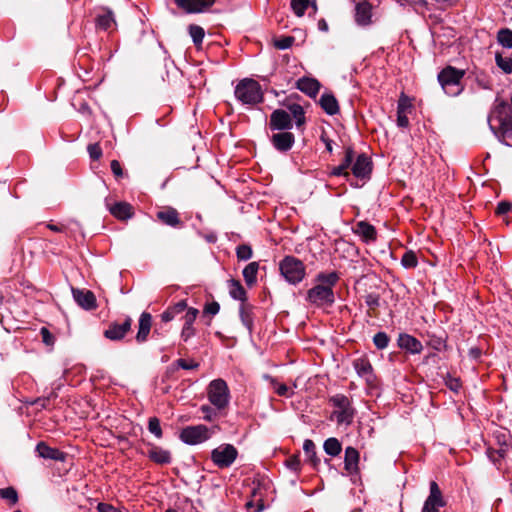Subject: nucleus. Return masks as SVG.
<instances>
[{
	"mask_svg": "<svg viewBox=\"0 0 512 512\" xmlns=\"http://www.w3.org/2000/svg\"><path fill=\"white\" fill-rule=\"evenodd\" d=\"M497 42L506 49H512V30L502 28L497 32Z\"/></svg>",
	"mask_w": 512,
	"mask_h": 512,
	"instance_id": "4c0bfd02",
	"label": "nucleus"
},
{
	"mask_svg": "<svg viewBox=\"0 0 512 512\" xmlns=\"http://www.w3.org/2000/svg\"><path fill=\"white\" fill-rule=\"evenodd\" d=\"M353 232L365 243L374 242L377 239L375 227L366 221H359L356 223L353 228Z\"/></svg>",
	"mask_w": 512,
	"mask_h": 512,
	"instance_id": "4be33fe9",
	"label": "nucleus"
},
{
	"mask_svg": "<svg viewBox=\"0 0 512 512\" xmlns=\"http://www.w3.org/2000/svg\"><path fill=\"white\" fill-rule=\"evenodd\" d=\"M279 270L285 280L292 285L300 283L306 275L303 262L294 256H285L279 263Z\"/></svg>",
	"mask_w": 512,
	"mask_h": 512,
	"instance_id": "39448f33",
	"label": "nucleus"
},
{
	"mask_svg": "<svg viewBox=\"0 0 512 512\" xmlns=\"http://www.w3.org/2000/svg\"><path fill=\"white\" fill-rule=\"evenodd\" d=\"M289 114L292 115L296 120L297 127L302 126L305 123V112L300 104L293 103L289 105Z\"/></svg>",
	"mask_w": 512,
	"mask_h": 512,
	"instance_id": "58836bf2",
	"label": "nucleus"
},
{
	"mask_svg": "<svg viewBox=\"0 0 512 512\" xmlns=\"http://www.w3.org/2000/svg\"><path fill=\"white\" fill-rule=\"evenodd\" d=\"M409 125V119L404 111H397V126L400 128H407Z\"/></svg>",
	"mask_w": 512,
	"mask_h": 512,
	"instance_id": "4d7b16f0",
	"label": "nucleus"
},
{
	"mask_svg": "<svg viewBox=\"0 0 512 512\" xmlns=\"http://www.w3.org/2000/svg\"><path fill=\"white\" fill-rule=\"evenodd\" d=\"M87 149L90 158L93 160H98L102 156V149L97 143L90 144Z\"/></svg>",
	"mask_w": 512,
	"mask_h": 512,
	"instance_id": "603ef678",
	"label": "nucleus"
},
{
	"mask_svg": "<svg viewBox=\"0 0 512 512\" xmlns=\"http://www.w3.org/2000/svg\"><path fill=\"white\" fill-rule=\"evenodd\" d=\"M239 316L242 324L248 329L249 333H251L253 329L252 307L242 303L239 309Z\"/></svg>",
	"mask_w": 512,
	"mask_h": 512,
	"instance_id": "473e14b6",
	"label": "nucleus"
},
{
	"mask_svg": "<svg viewBox=\"0 0 512 512\" xmlns=\"http://www.w3.org/2000/svg\"><path fill=\"white\" fill-rule=\"evenodd\" d=\"M208 399L218 410L224 409L230 399L229 388L223 379H215L208 386Z\"/></svg>",
	"mask_w": 512,
	"mask_h": 512,
	"instance_id": "0eeeda50",
	"label": "nucleus"
},
{
	"mask_svg": "<svg viewBox=\"0 0 512 512\" xmlns=\"http://www.w3.org/2000/svg\"><path fill=\"white\" fill-rule=\"evenodd\" d=\"M219 310L220 305L217 302H212L205 306L204 312L210 315H216Z\"/></svg>",
	"mask_w": 512,
	"mask_h": 512,
	"instance_id": "680f3d73",
	"label": "nucleus"
},
{
	"mask_svg": "<svg viewBox=\"0 0 512 512\" xmlns=\"http://www.w3.org/2000/svg\"><path fill=\"white\" fill-rule=\"evenodd\" d=\"M200 411L203 413V419L206 421H213L217 417L215 409L209 405H202Z\"/></svg>",
	"mask_w": 512,
	"mask_h": 512,
	"instance_id": "3c124183",
	"label": "nucleus"
},
{
	"mask_svg": "<svg viewBox=\"0 0 512 512\" xmlns=\"http://www.w3.org/2000/svg\"><path fill=\"white\" fill-rule=\"evenodd\" d=\"M228 288L229 294L233 299L239 300L242 303H244V301L246 300L247 293L242 284L240 283V281L235 279L229 280Z\"/></svg>",
	"mask_w": 512,
	"mask_h": 512,
	"instance_id": "7c9ffc66",
	"label": "nucleus"
},
{
	"mask_svg": "<svg viewBox=\"0 0 512 512\" xmlns=\"http://www.w3.org/2000/svg\"><path fill=\"white\" fill-rule=\"evenodd\" d=\"M447 385L451 390H453L455 392H457L461 387L460 381L456 378L450 379L449 382L447 383Z\"/></svg>",
	"mask_w": 512,
	"mask_h": 512,
	"instance_id": "338daca9",
	"label": "nucleus"
},
{
	"mask_svg": "<svg viewBox=\"0 0 512 512\" xmlns=\"http://www.w3.org/2000/svg\"><path fill=\"white\" fill-rule=\"evenodd\" d=\"M390 342L389 336L385 332H377L373 337V343L377 349L383 350L388 347Z\"/></svg>",
	"mask_w": 512,
	"mask_h": 512,
	"instance_id": "49530a36",
	"label": "nucleus"
},
{
	"mask_svg": "<svg viewBox=\"0 0 512 512\" xmlns=\"http://www.w3.org/2000/svg\"><path fill=\"white\" fill-rule=\"evenodd\" d=\"M270 141L277 151L285 153L293 147L295 143V136L289 131H281L273 134Z\"/></svg>",
	"mask_w": 512,
	"mask_h": 512,
	"instance_id": "4468645a",
	"label": "nucleus"
},
{
	"mask_svg": "<svg viewBox=\"0 0 512 512\" xmlns=\"http://www.w3.org/2000/svg\"><path fill=\"white\" fill-rule=\"evenodd\" d=\"M306 301L317 308L331 307L335 302V294L331 287L315 285L306 294Z\"/></svg>",
	"mask_w": 512,
	"mask_h": 512,
	"instance_id": "423d86ee",
	"label": "nucleus"
},
{
	"mask_svg": "<svg viewBox=\"0 0 512 512\" xmlns=\"http://www.w3.org/2000/svg\"><path fill=\"white\" fill-rule=\"evenodd\" d=\"M132 319L126 317L123 323H111L104 331V336L112 341H119L124 338L131 329Z\"/></svg>",
	"mask_w": 512,
	"mask_h": 512,
	"instance_id": "2eb2a0df",
	"label": "nucleus"
},
{
	"mask_svg": "<svg viewBox=\"0 0 512 512\" xmlns=\"http://www.w3.org/2000/svg\"><path fill=\"white\" fill-rule=\"evenodd\" d=\"M372 172V161L364 153L359 154L352 165V173L356 178L367 179Z\"/></svg>",
	"mask_w": 512,
	"mask_h": 512,
	"instance_id": "dca6fc26",
	"label": "nucleus"
},
{
	"mask_svg": "<svg viewBox=\"0 0 512 512\" xmlns=\"http://www.w3.org/2000/svg\"><path fill=\"white\" fill-rule=\"evenodd\" d=\"M323 449L327 455L335 457L341 453L342 445L337 438L330 437L325 440L323 444Z\"/></svg>",
	"mask_w": 512,
	"mask_h": 512,
	"instance_id": "f704fd0d",
	"label": "nucleus"
},
{
	"mask_svg": "<svg viewBox=\"0 0 512 512\" xmlns=\"http://www.w3.org/2000/svg\"><path fill=\"white\" fill-rule=\"evenodd\" d=\"M148 430L151 434H153L157 439H161L163 437V431L160 425V420L157 417H150L148 420Z\"/></svg>",
	"mask_w": 512,
	"mask_h": 512,
	"instance_id": "a18cd8bd",
	"label": "nucleus"
},
{
	"mask_svg": "<svg viewBox=\"0 0 512 512\" xmlns=\"http://www.w3.org/2000/svg\"><path fill=\"white\" fill-rule=\"evenodd\" d=\"M429 496L426 498L421 512H439L446 505L442 492L435 481L429 485Z\"/></svg>",
	"mask_w": 512,
	"mask_h": 512,
	"instance_id": "9d476101",
	"label": "nucleus"
},
{
	"mask_svg": "<svg viewBox=\"0 0 512 512\" xmlns=\"http://www.w3.org/2000/svg\"><path fill=\"white\" fill-rule=\"evenodd\" d=\"M359 458V452L354 447L349 446L345 449L344 469L348 474L354 475L358 473Z\"/></svg>",
	"mask_w": 512,
	"mask_h": 512,
	"instance_id": "393cba45",
	"label": "nucleus"
},
{
	"mask_svg": "<svg viewBox=\"0 0 512 512\" xmlns=\"http://www.w3.org/2000/svg\"><path fill=\"white\" fill-rule=\"evenodd\" d=\"M110 167H111V170L115 177H117V178L122 177L123 171H122L120 162L118 160H112Z\"/></svg>",
	"mask_w": 512,
	"mask_h": 512,
	"instance_id": "052dcab7",
	"label": "nucleus"
},
{
	"mask_svg": "<svg viewBox=\"0 0 512 512\" xmlns=\"http://www.w3.org/2000/svg\"><path fill=\"white\" fill-rule=\"evenodd\" d=\"M157 217L159 220H161L164 224L176 227L180 224L179 214L176 209L174 208H167L165 210L159 211L157 213Z\"/></svg>",
	"mask_w": 512,
	"mask_h": 512,
	"instance_id": "c85d7f7f",
	"label": "nucleus"
},
{
	"mask_svg": "<svg viewBox=\"0 0 512 512\" xmlns=\"http://www.w3.org/2000/svg\"><path fill=\"white\" fill-rule=\"evenodd\" d=\"M310 6V0H292L291 8L296 16L302 17Z\"/></svg>",
	"mask_w": 512,
	"mask_h": 512,
	"instance_id": "79ce46f5",
	"label": "nucleus"
},
{
	"mask_svg": "<svg viewBox=\"0 0 512 512\" xmlns=\"http://www.w3.org/2000/svg\"><path fill=\"white\" fill-rule=\"evenodd\" d=\"M212 433V430L207 426L199 424L183 428L180 432L179 438L185 444L197 445L210 439Z\"/></svg>",
	"mask_w": 512,
	"mask_h": 512,
	"instance_id": "1a4fd4ad",
	"label": "nucleus"
},
{
	"mask_svg": "<svg viewBox=\"0 0 512 512\" xmlns=\"http://www.w3.org/2000/svg\"><path fill=\"white\" fill-rule=\"evenodd\" d=\"M397 344L401 349L411 354H420L423 350L422 343L412 335L401 333L398 337Z\"/></svg>",
	"mask_w": 512,
	"mask_h": 512,
	"instance_id": "6ab92c4d",
	"label": "nucleus"
},
{
	"mask_svg": "<svg viewBox=\"0 0 512 512\" xmlns=\"http://www.w3.org/2000/svg\"><path fill=\"white\" fill-rule=\"evenodd\" d=\"M175 365L177 368H181L184 370H194L199 367V363L194 360H186V359H178L175 361Z\"/></svg>",
	"mask_w": 512,
	"mask_h": 512,
	"instance_id": "8fccbe9b",
	"label": "nucleus"
},
{
	"mask_svg": "<svg viewBox=\"0 0 512 512\" xmlns=\"http://www.w3.org/2000/svg\"><path fill=\"white\" fill-rule=\"evenodd\" d=\"M269 127L275 131H287L293 127L290 114L282 109L273 111L270 115Z\"/></svg>",
	"mask_w": 512,
	"mask_h": 512,
	"instance_id": "ddd939ff",
	"label": "nucleus"
},
{
	"mask_svg": "<svg viewBox=\"0 0 512 512\" xmlns=\"http://www.w3.org/2000/svg\"><path fill=\"white\" fill-rule=\"evenodd\" d=\"M303 450L314 466H317L320 463V459L316 455L315 443L312 440L306 439L304 441Z\"/></svg>",
	"mask_w": 512,
	"mask_h": 512,
	"instance_id": "ea45409f",
	"label": "nucleus"
},
{
	"mask_svg": "<svg viewBox=\"0 0 512 512\" xmlns=\"http://www.w3.org/2000/svg\"><path fill=\"white\" fill-rule=\"evenodd\" d=\"M198 315V310L195 308H188L183 316L184 324L193 325L196 317Z\"/></svg>",
	"mask_w": 512,
	"mask_h": 512,
	"instance_id": "864d4df0",
	"label": "nucleus"
},
{
	"mask_svg": "<svg viewBox=\"0 0 512 512\" xmlns=\"http://www.w3.org/2000/svg\"><path fill=\"white\" fill-rule=\"evenodd\" d=\"M365 302L370 308H373V309L379 306V298L372 294H370L366 297Z\"/></svg>",
	"mask_w": 512,
	"mask_h": 512,
	"instance_id": "0e129e2a",
	"label": "nucleus"
},
{
	"mask_svg": "<svg viewBox=\"0 0 512 512\" xmlns=\"http://www.w3.org/2000/svg\"><path fill=\"white\" fill-rule=\"evenodd\" d=\"M173 310H174V313L177 315V314H180L182 312H186L187 311V304L185 301H179L178 303H176L174 306L171 307Z\"/></svg>",
	"mask_w": 512,
	"mask_h": 512,
	"instance_id": "69168bd1",
	"label": "nucleus"
},
{
	"mask_svg": "<svg viewBox=\"0 0 512 512\" xmlns=\"http://www.w3.org/2000/svg\"><path fill=\"white\" fill-rule=\"evenodd\" d=\"M509 106L502 102L488 116L491 131L506 146L512 147V114H508Z\"/></svg>",
	"mask_w": 512,
	"mask_h": 512,
	"instance_id": "f257e3e1",
	"label": "nucleus"
},
{
	"mask_svg": "<svg viewBox=\"0 0 512 512\" xmlns=\"http://www.w3.org/2000/svg\"><path fill=\"white\" fill-rule=\"evenodd\" d=\"M509 452V445L503 441H499V448L489 447L486 451L488 458L494 463H499L502 459H504Z\"/></svg>",
	"mask_w": 512,
	"mask_h": 512,
	"instance_id": "c756f323",
	"label": "nucleus"
},
{
	"mask_svg": "<svg viewBox=\"0 0 512 512\" xmlns=\"http://www.w3.org/2000/svg\"><path fill=\"white\" fill-rule=\"evenodd\" d=\"M373 5L364 0L357 2L354 8V21L360 27H368L374 23Z\"/></svg>",
	"mask_w": 512,
	"mask_h": 512,
	"instance_id": "9b49d317",
	"label": "nucleus"
},
{
	"mask_svg": "<svg viewBox=\"0 0 512 512\" xmlns=\"http://www.w3.org/2000/svg\"><path fill=\"white\" fill-rule=\"evenodd\" d=\"M330 403L334 407L331 419L335 420L338 425L349 426L352 424L355 409L352 406L349 398L343 394H336L330 398Z\"/></svg>",
	"mask_w": 512,
	"mask_h": 512,
	"instance_id": "20e7f679",
	"label": "nucleus"
},
{
	"mask_svg": "<svg viewBox=\"0 0 512 512\" xmlns=\"http://www.w3.org/2000/svg\"><path fill=\"white\" fill-rule=\"evenodd\" d=\"M409 107V103H408V100L407 98H404V97H401L398 101V105H397V111H404L406 112V109Z\"/></svg>",
	"mask_w": 512,
	"mask_h": 512,
	"instance_id": "774afa93",
	"label": "nucleus"
},
{
	"mask_svg": "<svg viewBox=\"0 0 512 512\" xmlns=\"http://www.w3.org/2000/svg\"><path fill=\"white\" fill-rule=\"evenodd\" d=\"M149 447L150 448L147 452V457L152 462L160 465H166L172 462V455L169 450L154 444H149Z\"/></svg>",
	"mask_w": 512,
	"mask_h": 512,
	"instance_id": "aec40b11",
	"label": "nucleus"
},
{
	"mask_svg": "<svg viewBox=\"0 0 512 512\" xmlns=\"http://www.w3.org/2000/svg\"><path fill=\"white\" fill-rule=\"evenodd\" d=\"M0 498L9 501L10 504H15L18 501L17 491L13 487L0 489Z\"/></svg>",
	"mask_w": 512,
	"mask_h": 512,
	"instance_id": "de8ad7c7",
	"label": "nucleus"
},
{
	"mask_svg": "<svg viewBox=\"0 0 512 512\" xmlns=\"http://www.w3.org/2000/svg\"><path fill=\"white\" fill-rule=\"evenodd\" d=\"M512 208V204L507 201L498 203L496 213L499 215L506 214Z\"/></svg>",
	"mask_w": 512,
	"mask_h": 512,
	"instance_id": "bf43d9fd",
	"label": "nucleus"
},
{
	"mask_svg": "<svg viewBox=\"0 0 512 512\" xmlns=\"http://www.w3.org/2000/svg\"><path fill=\"white\" fill-rule=\"evenodd\" d=\"M355 152L352 147L345 148V155L341 163L332 169L331 175L349 177L348 168L353 165Z\"/></svg>",
	"mask_w": 512,
	"mask_h": 512,
	"instance_id": "5701e85b",
	"label": "nucleus"
},
{
	"mask_svg": "<svg viewBox=\"0 0 512 512\" xmlns=\"http://www.w3.org/2000/svg\"><path fill=\"white\" fill-rule=\"evenodd\" d=\"M72 294L75 302L86 310L96 308V298L92 291L85 289H72Z\"/></svg>",
	"mask_w": 512,
	"mask_h": 512,
	"instance_id": "a211bd4d",
	"label": "nucleus"
},
{
	"mask_svg": "<svg viewBox=\"0 0 512 512\" xmlns=\"http://www.w3.org/2000/svg\"><path fill=\"white\" fill-rule=\"evenodd\" d=\"M316 281L319 282L318 285L328 286L333 289V286L339 281V275L335 271L329 273L321 272L316 276Z\"/></svg>",
	"mask_w": 512,
	"mask_h": 512,
	"instance_id": "e433bc0d",
	"label": "nucleus"
},
{
	"mask_svg": "<svg viewBox=\"0 0 512 512\" xmlns=\"http://www.w3.org/2000/svg\"><path fill=\"white\" fill-rule=\"evenodd\" d=\"M176 314L174 313V310L169 307L166 311H164L161 314V319L163 322H169L175 318Z\"/></svg>",
	"mask_w": 512,
	"mask_h": 512,
	"instance_id": "e2e57ef3",
	"label": "nucleus"
},
{
	"mask_svg": "<svg viewBox=\"0 0 512 512\" xmlns=\"http://www.w3.org/2000/svg\"><path fill=\"white\" fill-rule=\"evenodd\" d=\"M35 452L39 457L43 459H50L61 462L65 461L66 459V455L64 452L60 451L57 448H52L42 441L36 445Z\"/></svg>",
	"mask_w": 512,
	"mask_h": 512,
	"instance_id": "412c9836",
	"label": "nucleus"
},
{
	"mask_svg": "<svg viewBox=\"0 0 512 512\" xmlns=\"http://www.w3.org/2000/svg\"><path fill=\"white\" fill-rule=\"evenodd\" d=\"M296 88L309 97H316L320 90V83L315 78L302 77L296 82Z\"/></svg>",
	"mask_w": 512,
	"mask_h": 512,
	"instance_id": "b1692460",
	"label": "nucleus"
},
{
	"mask_svg": "<svg viewBox=\"0 0 512 512\" xmlns=\"http://www.w3.org/2000/svg\"><path fill=\"white\" fill-rule=\"evenodd\" d=\"M294 38L292 36H285L274 40V46L277 49L285 50L292 46Z\"/></svg>",
	"mask_w": 512,
	"mask_h": 512,
	"instance_id": "09e8293b",
	"label": "nucleus"
},
{
	"mask_svg": "<svg viewBox=\"0 0 512 512\" xmlns=\"http://www.w3.org/2000/svg\"><path fill=\"white\" fill-rule=\"evenodd\" d=\"M286 465L287 467L294 471V472H297L300 470V459L298 456H292L290 457L287 461H286Z\"/></svg>",
	"mask_w": 512,
	"mask_h": 512,
	"instance_id": "6e6d98bb",
	"label": "nucleus"
},
{
	"mask_svg": "<svg viewBox=\"0 0 512 512\" xmlns=\"http://www.w3.org/2000/svg\"><path fill=\"white\" fill-rule=\"evenodd\" d=\"M237 457V449L228 443L221 444L211 451V460L220 469L232 466Z\"/></svg>",
	"mask_w": 512,
	"mask_h": 512,
	"instance_id": "6e6552de",
	"label": "nucleus"
},
{
	"mask_svg": "<svg viewBox=\"0 0 512 512\" xmlns=\"http://www.w3.org/2000/svg\"><path fill=\"white\" fill-rule=\"evenodd\" d=\"M236 256L239 261H247L252 258L253 251L250 245L241 244L236 247Z\"/></svg>",
	"mask_w": 512,
	"mask_h": 512,
	"instance_id": "c03bdc74",
	"label": "nucleus"
},
{
	"mask_svg": "<svg viewBox=\"0 0 512 512\" xmlns=\"http://www.w3.org/2000/svg\"><path fill=\"white\" fill-rule=\"evenodd\" d=\"M188 30H189V34L193 40V43L196 46L201 45L202 41L204 39V36H205L204 29L199 25L192 24L189 26Z\"/></svg>",
	"mask_w": 512,
	"mask_h": 512,
	"instance_id": "a19ab883",
	"label": "nucleus"
},
{
	"mask_svg": "<svg viewBox=\"0 0 512 512\" xmlns=\"http://www.w3.org/2000/svg\"><path fill=\"white\" fill-rule=\"evenodd\" d=\"M258 270V262H251L243 269L242 274L248 286H252L256 283Z\"/></svg>",
	"mask_w": 512,
	"mask_h": 512,
	"instance_id": "72a5a7b5",
	"label": "nucleus"
},
{
	"mask_svg": "<svg viewBox=\"0 0 512 512\" xmlns=\"http://www.w3.org/2000/svg\"><path fill=\"white\" fill-rule=\"evenodd\" d=\"M319 105L328 115H336L339 112V104L335 96L330 92H325L319 99Z\"/></svg>",
	"mask_w": 512,
	"mask_h": 512,
	"instance_id": "a878e982",
	"label": "nucleus"
},
{
	"mask_svg": "<svg viewBox=\"0 0 512 512\" xmlns=\"http://www.w3.org/2000/svg\"><path fill=\"white\" fill-rule=\"evenodd\" d=\"M176 5L189 14L201 13L212 7L215 0H174Z\"/></svg>",
	"mask_w": 512,
	"mask_h": 512,
	"instance_id": "f3484780",
	"label": "nucleus"
},
{
	"mask_svg": "<svg viewBox=\"0 0 512 512\" xmlns=\"http://www.w3.org/2000/svg\"><path fill=\"white\" fill-rule=\"evenodd\" d=\"M401 264L406 269L415 268L418 265V259L413 251H406L401 258Z\"/></svg>",
	"mask_w": 512,
	"mask_h": 512,
	"instance_id": "37998d69",
	"label": "nucleus"
},
{
	"mask_svg": "<svg viewBox=\"0 0 512 512\" xmlns=\"http://www.w3.org/2000/svg\"><path fill=\"white\" fill-rule=\"evenodd\" d=\"M353 367L357 375L363 378L368 385L373 386L375 384L376 376L373 372V367L367 357L361 356L356 358L353 361Z\"/></svg>",
	"mask_w": 512,
	"mask_h": 512,
	"instance_id": "f8f14e48",
	"label": "nucleus"
},
{
	"mask_svg": "<svg viewBox=\"0 0 512 512\" xmlns=\"http://www.w3.org/2000/svg\"><path fill=\"white\" fill-rule=\"evenodd\" d=\"M275 392L279 395V396H285V397H290L292 394H293V391H291L287 385L285 384H279L275 387Z\"/></svg>",
	"mask_w": 512,
	"mask_h": 512,
	"instance_id": "13d9d810",
	"label": "nucleus"
},
{
	"mask_svg": "<svg viewBox=\"0 0 512 512\" xmlns=\"http://www.w3.org/2000/svg\"><path fill=\"white\" fill-rule=\"evenodd\" d=\"M195 335V329L193 325L184 324L181 331V338L187 342L191 337Z\"/></svg>",
	"mask_w": 512,
	"mask_h": 512,
	"instance_id": "5fc2aeb1",
	"label": "nucleus"
},
{
	"mask_svg": "<svg viewBox=\"0 0 512 512\" xmlns=\"http://www.w3.org/2000/svg\"><path fill=\"white\" fill-rule=\"evenodd\" d=\"M234 95L243 105H255L263 100L260 84L250 78H244L236 85Z\"/></svg>",
	"mask_w": 512,
	"mask_h": 512,
	"instance_id": "f03ea898",
	"label": "nucleus"
},
{
	"mask_svg": "<svg viewBox=\"0 0 512 512\" xmlns=\"http://www.w3.org/2000/svg\"><path fill=\"white\" fill-rule=\"evenodd\" d=\"M496 66L504 73H512V57L504 56L501 52L495 53Z\"/></svg>",
	"mask_w": 512,
	"mask_h": 512,
	"instance_id": "c9c22d12",
	"label": "nucleus"
},
{
	"mask_svg": "<svg viewBox=\"0 0 512 512\" xmlns=\"http://www.w3.org/2000/svg\"><path fill=\"white\" fill-rule=\"evenodd\" d=\"M116 24L112 11L106 10L96 17V26L102 30H109Z\"/></svg>",
	"mask_w": 512,
	"mask_h": 512,
	"instance_id": "2f4dec72",
	"label": "nucleus"
},
{
	"mask_svg": "<svg viewBox=\"0 0 512 512\" xmlns=\"http://www.w3.org/2000/svg\"><path fill=\"white\" fill-rule=\"evenodd\" d=\"M110 213L119 220H127L133 215V208L127 202H116L109 206Z\"/></svg>",
	"mask_w": 512,
	"mask_h": 512,
	"instance_id": "cd10ccee",
	"label": "nucleus"
},
{
	"mask_svg": "<svg viewBox=\"0 0 512 512\" xmlns=\"http://www.w3.org/2000/svg\"><path fill=\"white\" fill-rule=\"evenodd\" d=\"M463 77V70L448 66L438 74V81L445 94L455 97L463 91V85L461 83Z\"/></svg>",
	"mask_w": 512,
	"mask_h": 512,
	"instance_id": "7ed1b4c3",
	"label": "nucleus"
},
{
	"mask_svg": "<svg viewBox=\"0 0 512 512\" xmlns=\"http://www.w3.org/2000/svg\"><path fill=\"white\" fill-rule=\"evenodd\" d=\"M152 317L149 313L143 312L139 318V329L136 335V341L143 343L147 340L151 330Z\"/></svg>",
	"mask_w": 512,
	"mask_h": 512,
	"instance_id": "bb28decb",
	"label": "nucleus"
}]
</instances>
